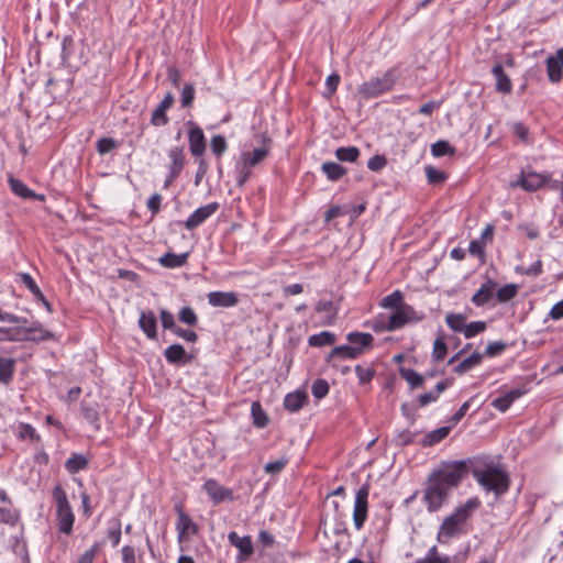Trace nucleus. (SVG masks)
<instances>
[{"label": "nucleus", "mask_w": 563, "mask_h": 563, "mask_svg": "<svg viewBox=\"0 0 563 563\" xmlns=\"http://www.w3.org/2000/svg\"><path fill=\"white\" fill-rule=\"evenodd\" d=\"M478 506L479 501L476 498L468 499L465 504L457 507L454 512L444 518L437 533L438 542L446 544L451 539L465 534L467 532L465 528L466 522Z\"/></svg>", "instance_id": "obj_1"}, {"label": "nucleus", "mask_w": 563, "mask_h": 563, "mask_svg": "<svg viewBox=\"0 0 563 563\" xmlns=\"http://www.w3.org/2000/svg\"><path fill=\"white\" fill-rule=\"evenodd\" d=\"M473 475L481 486L488 492H494L496 496L505 494L509 488L508 474L497 466L473 470Z\"/></svg>", "instance_id": "obj_2"}, {"label": "nucleus", "mask_w": 563, "mask_h": 563, "mask_svg": "<svg viewBox=\"0 0 563 563\" xmlns=\"http://www.w3.org/2000/svg\"><path fill=\"white\" fill-rule=\"evenodd\" d=\"M465 474V462L454 461L451 463H444L441 467L434 470L429 475V478L449 493L460 484Z\"/></svg>", "instance_id": "obj_3"}, {"label": "nucleus", "mask_w": 563, "mask_h": 563, "mask_svg": "<svg viewBox=\"0 0 563 563\" xmlns=\"http://www.w3.org/2000/svg\"><path fill=\"white\" fill-rule=\"evenodd\" d=\"M53 497L56 503V512L59 531L69 534L73 531L75 517L68 503L67 495L60 485L53 489Z\"/></svg>", "instance_id": "obj_4"}, {"label": "nucleus", "mask_w": 563, "mask_h": 563, "mask_svg": "<svg viewBox=\"0 0 563 563\" xmlns=\"http://www.w3.org/2000/svg\"><path fill=\"white\" fill-rule=\"evenodd\" d=\"M395 82V75L389 70L382 77L372 78L368 81L363 82L358 87L357 91L363 98L371 99L389 91L394 87Z\"/></svg>", "instance_id": "obj_5"}, {"label": "nucleus", "mask_w": 563, "mask_h": 563, "mask_svg": "<svg viewBox=\"0 0 563 563\" xmlns=\"http://www.w3.org/2000/svg\"><path fill=\"white\" fill-rule=\"evenodd\" d=\"M368 495H369V485L365 484L358 490L355 495V501H354V510H353V521L354 526L357 530H360L367 518V509H368Z\"/></svg>", "instance_id": "obj_6"}, {"label": "nucleus", "mask_w": 563, "mask_h": 563, "mask_svg": "<svg viewBox=\"0 0 563 563\" xmlns=\"http://www.w3.org/2000/svg\"><path fill=\"white\" fill-rule=\"evenodd\" d=\"M448 492L428 478V485L424 489L423 500L429 511L439 510L448 497Z\"/></svg>", "instance_id": "obj_7"}, {"label": "nucleus", "mask_w": 563, "mask_h": 563, "mask_svg": "<svg viewBox=\"0 0 563 563\" xmlns=\"http://www.w3.org/2000/svg\"><path fill=\"white\" fill-rule=\"evenodd\" d=\"M219 208L217 202H211L195 210L192 214L185 221L187 230H194L210 218Z\"/></svg>", "instance_id": "obj_8"}, {"label": "nucleus", "mask_w": 563, "mask_h": 563, "mask_svg": "<svg viewBox=\"0 0 563 563\" xmlns=\"http://www.w3.org/2000/svg\"><path fill=\"white\" fill-rule=\"evenodd\" d=\"M547 73L551 82L558 84L563 78V48L547 58Z\"/></svg>", "instance_id": "obj_9"}, {"label": "nucleus", "mask_w": 563, "mask_h": 563, "mask_svg": "<svg viewBox=\"0 0 563 563\" xmlns=\"http://www.w3.org/2000/svg\"><path fill=\"white\" fill-rule=\"evenodd\" d=\"M207 297L212 307L230 308L239 302V297L234 291H211Z\"/></svg>", "instance_id": "obj_10"}, {"label": "nucleus", "mask_w": 563, "mask_h": 563, "mask_svg": "<svg viewBox=\"0 0 563 563\" xmlns=\"http://www.w3.org/2000/svg\"><path fill=\"white\" fill-rule=\"evenodd\" d=\"M205 492L210 496L214 504H219L225 499H232V490L221 486L214 479H208L203 484Z\"/></svg>", "instance_id": "obj_11"}, {"label": "nucleus", "mask_w": 563, "mask_h": 563, "mask_svg": "<svg viewBox=\"0 0 563 563\" xmlns=\"http://www.w3.org/2000/svg\"><path fill=\"white\" fill-rule=\"evenodd\" d=\"M173 103L174 96L170 92H168L161 101V103L156 107V109L153 111L151 117V123L156 126L167 124L168 118L166 115V111L173 106Z\"/></svg>", "instance_id": "obj_12"}, {"label": "nucleus", "mask_w": 563, "mask_h": 563, "mask_svg": "<svg viewBox=\"0 0 563 563\" xmlns=\"http://www.w3.org/2000/svg\"><path fill=\"white\" fill-rule=\"evenodd\" d=\"M189 147L195 156H200L206 150V141L202 130L192 124L189 131Z\"/></svg>", "instance_id": "obj_13"}, {"label": "nucleus", "mask_w": 563, "mask_h": 563, "mask_svg": "<svg viewBox=\"0 0 563 563\" xmlns=\"http://www.w3.org/2000/svg\"><path fill=\"white\" fill-rule=\"evenodd\" d=\"M492 74L496 79V90L501 93H510L512 84L510 77L504 71V67L500 63L494 64Z\"/></svg>", "instance_id": "obj_14"}, {"label": "nucleus", "mask_w": 563, "mask_h": 563, "mask_svg": "<svg viewBox=\"0 0 563 563\" xmlns=\"http://www.w3.org/2000/svg\"><path fill=\"white\" fill-rule=\"evenodd\" d=\"M496 286L497 284L490 279L484 283L481 288L473 295L472 302L477 307L487 303L493 298Z\"/></svg>", "instance_id": "obj_15"}, {"label": "nucleus", "mask_w": 563, "mask_h": 563, "mask_svg": "<svg viewBox=\"0 0 563 563\" xmlns=\"http://www.w3.org/2000/svg\"><path fill=\"white\" fill-rule=\"evenodd\" d=\"M176 529L178 531L179 539L186 534H195L198 531L197 525L181 509H178L177 512Z\"/></svg>", "instance_id": "obj_16"}, {"label": "nucleus", "mask_w": 563, "mask_h": 563, "mask_svg": "<svg viewBox=\"0 0 563 563\" xmlns=\"http://www.w3.org/2000/svg\"><path fill=\"white\" fill-rule=\"evenodd\" d=\"M9 184L11 190L24 199H36L43 201L45 196L42 194H36L35 191L29 189L20 178H9Z\"/></svg>", "instance_id": "obj_17"}, {"label": "nucleus", "mask_w": 563, "mask_h": 563, "mask_svg": "<svg viewBox=\"0 0 563 563\" xmlns=\"http://www.w3.org/2000/svg\"><path fill=\"white\" fill-rule=\"evenodd\" d=\"M229 542L238 548L240 552L249 556L253 553V543L250 536L240 537L235 531H232L228 536Z\"/></svg>", "instance_id": "obj_18"}, {"label": "nucleus", "mask_w": 563, "mask_h": 563, "mask_svg": "<svg viewBox=\"0 0 563 563\" xmlns=\"http://www.w3.org/2000/svg\"><path fill=\"white\" fill-rule=\"evenodd\" d=\"M268 147L266 144L258 148H254L251 152H244L242 154V162L244 167H253L260 164L267 155Z\"/></svg>", "instance_id": "obj_19"}, {"label": "nucleus", "mask_w": 563, "mask_h": 563, "mask_svg": "<svg viewBox=\"0 0 563 563\" xmlns=\"http://www.w3.org/2000/svg\"><path fill=\"white\" fill-rule=\"evenodd\" d=\"M362 354V347L351 346V345H340L335 346L329 354L328 360L333 358H345V360H355Z\"/></svg>", "instance_id": "obj_20"}, {"label": "nucleus", "mask_w": 563, "mask_h": 563, "mask_svg": "<svg viewBox=\"0 0 563 563\" xmlns=\"http://www.w3.org/2000/svg\"><path fill=\"white\" fill-rule=\"evenodd\" d=\"M139 325L148 339L156 338V318L152 311H142Z\"/></svg>", "instance_id": "obj_21"}, {"label": "nucleus", "mask_w": 563, "mask_h": 563, "mask_svg": "<svg viewBox=\"0 0 563 563\" xmlns=\"http://www.w3.org/2000/svg\"><path fill=\"white\" fill-rule=\"evenodd\" d=\"M316 311L325 313V318L322 322L323 325H331L336 319L338 309L331 300H320L316 305Z\"/></svg>", "instance_id": "obj_22"}, {"label": "nucleus", "mask_w": 563, "mask_h": 563, "mask_svg": "<svg viewBox=\"0 0 563 563\" xmlns=\"http://www.w3.org/2000/svg\"><path fill=\"white\" fill-rule=\"evenodd\" d=\"M307 400V394L305 391H295L286 395L284 399V407L290 411H298Z\"/></svg>", "instance_id": "obj_23"}, {"label": "nucleus", "mask_w": 563, "mask_h": 563, "mask_svg": "<svg viewBox=\"0 0 563 563\" xmlns=\"http://www.w3.org/2000/svg\"><path fill=\"white\" fill-rule=\"evenodd\" d=\"M164 355H165L166 360L172 364L189 362V358L186 355V351H185L184 346L180 344L169 345L165 350Z\"/></svg>", "instance_id": "obj_24"}, {"label": "nucleus", "mask_w": 563, "mask_h": 563, "mask_svg": "<svg viewBox=\"0 0 563 563\" xmlns=\"http://www.w3.org/2000/svg\"><path fill=\"white\" fill-rule=\"evenodd\" d=\"M346 340L352 344L351 346L362 347V353L372 346L374 338L371 333L365 332H351L346 335Z\"/></svg>", "instance_id": "obj_25"}, {"label": "nucleus", "mask_w": 563, "mask_h": 563, "mask_svg": "<svg viewBox=\"0 0 563 563\" xmlns=\"http://www.w3.org/2000/svg\"><path fill=\"white\" fill-rule=\"evenodd\" d=\"M544 184L543 178H517L509 183L510 188H521L525 191H536Z\"/></svg>", "instance_id": "obj_26"}, {"label": "nucleus", "mask_w": 563, "mask_h": 563, "mask_svg": "<svg viewBox=\"0 0 563 563\" xmlns=\"http://www.w3.org/2000/svg\"><path fill=\"white\" fill-rule=\"evenodd\" d=\"M88 465V460L82 454H73L65 463V468L70 474H76L85 470Z\"/></svg>", "instance_id": "obj_27"}, {"label": "nucleus", "mask_w": 563, "mask_h": 563, "mask_svg": "<svg viewBox=\"0 0 563 563\" xmlns=\"http://www.w3.org/2000/svg\"><path fill=\"white\" fill-rule=\"evenodd\" d=\"M14 360L0 356V383L8 384L13 376Z\"/></svg>", "instance_id": "obj_28"}, {"label": "nucleus", "mask_w": 563, "mask_h": 563, "mask_svg": "<svg viewBox=\"0 0 563 563\" xmlns=\"http://www.w3.org/2000/svg\"><path fill=\"white\" fill-rule=\"evenodd\" d=\"M408 321V316L402 309L396 310L394 313H391L388 318V322L385 325L386 330L394 331L396 329H399L404 327Z\"/></svg>", "instance_id": "obj_29"}, {"label": "nucleus", "mask_w": 563, "mask_h": 563, "mask_svg": "<svg viewBox=\"0 0 563 563\" xmlns=\"http://www.w3.org/2000/svg\"><path fill=\"white\" fill-rule=\"evenodd\" d=\"M483 355L478 352L471 354L468 357L463 360L455 368L454 372L456 374H464L477 366L482 362Z\"/></svg>", "instance_id": "obj_30"}, {"label": "nucleus", "mask_w": 563, "mask_h": 563, "mask_svg": "<svg viewBox=\"0 0 563 563\" xmlns=\"http://www.w3.org/2000/svg\"><path fill=\"white\" fill-rule=\"evenodd\" d=\"M251 415L253 418V423L257 428H264L268 423V417H267L266 412L263 410L260 401L252 402Z\"/></svg>", "instance_id": "obj_31"}, {"label": "nucleus", "mask_w": 563, "mask_h": 563, "mask_svg": "<svg viewBox=\"0 0 563 563\" xmlns=\"http://www.w3.org/2000/svg\"><path fill=\"white\" fill-rule=\"evenodd\" d=\"M450 427H441L437 430H433L431 432H429L424 438H423V441H422V444L424 446H432L434 445L435 443L442 441L443 439H445L450 432Z\"/></svg>", "instance_id": "obj_32"}, {"label": "nucleus", "mask_w": 563, "mask_h": 563, "mask_svg": "<svg viewBox=\"0 0 563 563\" xmlns=\"http://www.w3.org/2000/svg\"><path fill=\"white\" fill-rule=\"evenodd\" d=\"M311 346L320 347L330 345L335 342V335L332 332L323 331L318 334H313L308 340Z\"/></svg>", "instance_id": "obj_33"}, {"label": "nucleus", "mask_w": 563, "mask_h": 563, "mask_svg": "<svg viewBox=\"0 0 563 563\" xmlns=\"http://www.w3.org/2000/svg\"><path fill=\"white\" fill-rule=\"evenodd\" d=\"M22 329L25 332V334L27 335V339L47 340V339L52 338V333L49 331L43 329L38 322H34L30 327H24Z\"/></svg>", "instance_id": "obj_34"}, {"label": "nucleus", "mask_w": 563, "mask_h": 563, "mask_svg": "<svg viewBox=\"0 0 563 563\" xmlns=\"http://www.w3.org/2000/svg\"><path fill=\"white\" fill-rule=\"evenodd\" d=\"M187 253L184 254H172L167 253L161 258V264L165 267H180L183 266L187 261Z\"/></svg>", "instance_id": "obj_35"}, {"label": "nucleus", "mask_w": 563, "mask_h": 563, "mask_svg": "<svg viewBox=\"0 0 563 563\" xmlns=\"http://www.w3.org/2000/svg\"><path fill=\"white\" fill-rule=\"evenodd\" d=\"M412 563H451V559L445 555H439L437 547L433 545L424 558H420Z\"/></svg>", "instance_id": "obj_36"}, {"label": "nucleus", "mask_w": 563, "mask_h": 563, "mask_svg": "<svg viewBox=\"0 0 563 563\" xmlns=\"http://www.w3.org/2000/svg\"><path fill=\"white\" fill-rule=\"evenodd\" d=\"M15 433L19 439L30 441H38L40 435L36 433L35 429L29 423H19L15 430Z\"/></svg>", "instance_id": "obj_37"}, {"label": "nucleus", "mask_w": 563, "mask_h": 563, "mask_svg": "<svg viewBox=\"0 0 563 563\" xmlns=\"http://www.w3.org/2000/svg\"><path fill=\"white\" fill-rule=\"evenodd\" d=\"M18 276L21 283L25 285V287L34 295L36 299H43V292L30 274L20 273Z\"/></svg>", "instance_id": "obj_38"}, {"label": "nucleus", "mask_w": 563, "mask_h": 563, "mask_svg": "<svg viewBox=\"0 0 563 563\" xmlns=\"http://www.w3.org/2000/svg\"><path fill=\"white\" fill-rule=\"evenodd\" d=\"M446 324L455 332H464L465 317L460 313H450L445 318Z\"/></svg>", "instance_id": "obj_39"}, {"label": "nucleus", "mask_w": 563, "mask_h": 563, "mask_svg": "<svg viewBox=\"0 0 563 563\" xmlns=\"http://www.w3.org/2000/svg\"><path fill=\"white\" fill-rule=\"evenodd\" d=\"M335 155L339 161L354 162L358 157L360 151L354 146L339 147L335 152Z\"/></svg>", "instance_id": "obj_40"}, {"label": "nucleus", "mask_w": 563, "mask_h": 563, "mask_svg": "<svg viewBox=\"0 0 563 563\" xmlns=\"http://www.w3.org/2000/svg\"><path fill=\"white\" fill-rule=\"evenodd\" d=\"M400 374L401 377L406 379L412 388H417L423 383V377L413 369L402 368Z\"/></svg>", "instance_id": "obj_41"}, {"label": "nucleus", "mask_w": 563, "mask_h": 563, "mask_svg": "<svg viewBox=\"0 0 563 563\" xmlns=\"http://www.w3.org/2000/svg\"><path fill=\"white\" fill-rule=\"evenodd\" d=\"M169 158L172 161V174H179L184 164V154L179 148H174L169 152Z\"/></svg>", "instance_id": "obj_42"}, {"label": "nucleus", "mask_w": 563, "mask_h": 563, "mask_svg": "<svg viewBox=\"0 0 563 563\" xmlns=\"http://www.w3.org/2000/svg\"><path fill=\"white\" fill-rule=\"evenodd\" d=\"M404 296L401 291L395 290L383 298L380 306L388 309L397 308L402 302Z\"/></svg>", "instance_id": "obj_43"}, {"label": "nucleus", "mask_w": 563, "mask_h": 563, "mask_svg": "<svg viewBox=\"0 0 563 563\" xmlns=\"http://www.w3.org/2000/svg\"><path fill=\"white\" fill-rule=\"evenodd\" d=\"M517 294V286L514 284H508L500 287L496 294L497 299L500 302H506L512 299Z\"/></svg>", "instance_id": "obj_44"}, {"label": "nucleus", "mask_w": 563, "mask_h": 563, "mask_svg": "<svg viewBox=\"0 0 563 563\" xmlns=\"http://www.w3.org/2000/svg\"><path fill=\"white\" fill-rule=\"evenodd\" d=\"M486 330V323L484 321H474L465 324L464 336L466 339L473 338Z\"/></svg>", "instance_id": "obj_45"}, {"label": "nucleus", "mask_w": 563, "mask_h": 563, "mask_svg": "<svg viewBox=\"0 0 563 563\" xmlns=\"http://www.w3.org/2000/svg\"><path fill=\"white\" fill-rule=\"evenodd\" d=\"M287 463H288V459L285 456H282L280 459H278L276 461L266 463L264 466V471L271 475L279 474L284 470V467L287 465Z\"/></svg>", "instance_id": "obj_46"}, {"label": "nucleus", "mask_w": 563, "mask_h": 563, "mask_svg": "<svg viewBox=\"0 0 563 563\" xmlns=\"http://www.w3.org/2000/svg\"><path fill=\"white\" fill-rule=\"evenodd\" d=\"M311 393L314 398L322 399L329 393V384L324 379H317L311 386Z\"/></svg>", "instance_id": "obj_47"}, {"label": "nucleus", "mask_w": 563, "mask_h": 563, "mask_svg": "<svg viewBox=\"0 0 563 563\" xmlns=\"http://www.w3.org/2000/svg\"><path fill=\"white\" fill-rule=\"evenodd\" d=\"M108 538L111 540L112 545L117 547L121 540V522L115 519L112 522V526L107 531Z\"/></svg>", "instance_id": "obj_48"}, {"label": "nucleus", "mask_w": 563, "mask_h": 563, "mask_svg": "<svg viewBox=\"0 0 563 563\" xmlns=\"http://www.w3.org/2000/svg\"><path fill=\"white\" fill-rule=\"evenodd\" d=\"M448 347L443 338L439 336L434 340L432 355L435 360H443L446 355Z\"/></svg>", "instance_id": "obj_49"}, {"label": "nucleus", "mask_w": 563, "mask_h": 563, "mask_svg": "<svg viewBox=\"0 0 563 563\" xmlns=\"http://www.w3.org/2000/svg\"><path fill=\"white\" fill-rule=\"evenodd\" d=\"M178 318L181 322L188 325H195L197 323V314L190 307H184L179 311Z\"/></svg>", "instance_id": "obj_50"}, {"label": "nucleus", "mask_w": 563, "mask_h": 563, "mask_svg": "<svg viewBox=\"0 0 563 563\" xmlns=\"http://www.w3.org/2000/svg\"><path fill=\"white\" fill-rule=\"evenodd\" d=\"M117 146H118V143L113 139H110V137H103L97 142V150H98L99 154H101V155L110 153Z\"/></svg>", "instance_id": "obj_51"}, {"label": "nucleus", "mask_w": 563, "mask_h": 563, "mask_svg": "<svg viewBox=\"0 0 563 563\" xmlns=\"http://www.w3.org/2000/svg\"><path fill=\"white\" fill-rule=\"evenodd\" d=\"M195 98V88L192 85H186L181 91L180 103L181 107L186 108L191 106Z\"/></svg>", "instance_id": "obj_52"}, {"label": "nucleus", "mask_w": 563, "mask_h": 563, "mask_svg": "<svg viewBox=\"0 0 563 563\" xmlns=\"http://www.w3.org/2000/svg\"><path fill=\"white\" fill-rule=\"evenodd\" d=\"M386 164H387V161H386L385 156L375 155L368 159L367 167L372 172L377 173V172L382 170L386 166Z\"/></svg>", "instance_id": "obj_53"}, {"label": "nucleus", "mask_w": 563, "mask_h": 563, "mask_svg": "<svg viewBox=\"0 0 563 563\" xmlns=\"http://www.w3.org/2000/svg\"><path fill=\"white\" fill-rule=\"evenodd\" d=\"M431 152L434 156L441 157L452 152L450 144L446 141H438L431 147Z\"/></svg>", "instance_id": "obj_54"}, {"label": "nucleus", "mask_w": 563, "mask_h": 563, "mask_svg": "<svg viewBox=\"0 0 563 563\" xmlns=\"http://www.w3.org/2000/svg\"><path fill=\"white\" fill-rule=\"evenodd\" d=\"M81 412L84 418L91 424H95L96 429H98V412L93 407L87 406L86 404L81 405Z\"/></svg>", "instance_id": "obj_55"}, {"label": "nucleus", "mask_w": 563, "mask_h": 563, "mask_svg": "<svg viewBox=\"0 0 563 563\" xmlns=\"http://www.w3.org/2000/svg\"><path fill=\"white\" fill-rule=\"evenodd\" d=\"M210 146L216 155H221L227 150L225 139L222 135H214Z\"/></svg>", "instance_id": "obj_56"}, {"label": "nucleus", "mask_w": 563, "mask_h": 563, "mask_svg": "<svg viewBox=\"0 0 563 563\" xmlns=\"http://www.w3.org/2000/svg\"><path fill=\"white\" fill-rule=\"evenodd\" d=\"M322 170L327 174V176H342L345 174V169L336 163L322 164Z\"/></svg>", "instance_id": "obj_57"}, {"label": "nucleus", "mask_w": 563, "mask_h": 563, "mask_svg": "<svg viewBox=\"0 0 563 563\" xmlns=\"http://www.w3.org/2000/svg\"><path fill=\"white\" fill-rule=\"evenodd\" d=\"M355 373L357 375V378L362 384H366L372 380L374 376V371L371 368H365L361 365H356Z\"/></svg>", "instance_id": "obj_58"}, {"label": "nucleus", "mask_w": 563, "mask_h": 563, "mask_svg": "<svg viewBox=\"0 0 563 563\" xmlns=\"http://www.w3.org/2000/svg\"><path fill=\"white\" fill-rule=\"evenodd\" d=\"M99 543H95L89 550H87L85 553L80 555L77 563H92L99 550Z\"/></svg>", "instance_id": "obj_59"}, {"label": "nucleus", "mask_w": 563, "mask_h": 563, "mask_svg": "<svg viewBox=\"0 0 563 563\" xmlns=\"http://www.w3.org/2000/svg\"><path fill=\"white\" fill-rule=\"evenodd\" d=\"M161 321L164 329H169L174 331L175 328L177 327L175 324L174 316L165 309L161 311Z\"/></svg>", "instance_id": "obj_60"}, {"label": "nucleus", "mask_w": 563, "mask_h": 563, "mask_svg": "<svg viewBox=\"0 0 563 563\" xmlns=\"http://www.w3.org/2000/svg\"><path fill=\"white\" fill-rule=\"evenodd\" d=\"M511 405H512V401H510V399L506 395L494 399L492 402V406L501 412H505L506 410H508Z\"/></svg>", "instance_id": "obj_61"}, {"label": "nucleus", "mask_w": 563, "mask_h": 563, "mask_svg": "<svg viewBox=\"0 0 563 563\" xmlns=\"http://www.w3.org/2000/svg\"><path fill=\"white\" fill-rule=\"evenodd\" d=\"M177 336L186 340L187 342H196L198 339V335L195 331L186 330L179 327H176L173 331Z\"/></svg>", "instance_id": "obj_62"}, {"label": "nucleus", "mask_w": 563, "mask_h": 563, "mask_svg": "<svg viewBox=\"0 0 563 563\" xmlns=\"http://www.w3.org/2000/svg\"><path fill=\"white\" fill-rule=\"evenodd\" d=\"M123 563H136V552L131 545H124L121 550Z\"/></svg>", "instance_id": "obj_63"}, {"label": "nucleus", "mask_w": 563, "mask_h": 563, "mask_svg": "<svg viewBox=\"0 0 563 563\" xmlns=\"http://www.w3.org/2000/svg\"><path fill=\"white\" fill-rule=\"evenodd\" d=\"M340 82V76L336 73H333L328 76L325 80V87L328 90V96H331L335 92L338 85Z\"/></svg>", "instance_id": "obj_64"}]
</instances>
